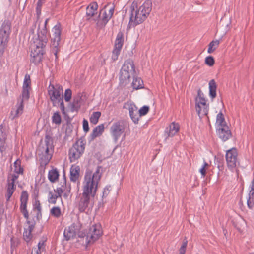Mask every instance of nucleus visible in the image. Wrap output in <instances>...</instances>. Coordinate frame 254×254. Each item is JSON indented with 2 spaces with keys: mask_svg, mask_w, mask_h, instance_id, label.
<instances>
[{
  "mask_svg": "<svg viewBox=\"0 0 254 254\" xmlns=\"http://www.w3.org/2000/svg\"><path fill=\"white\" fill-rule=\"evenodd\" d=\"M49 19H46L44 27L37 31V37L33 41L32 49L30 53V61L35 65L38 64L42 60L45 48L48 42L46 25Z\"/></svg>",
  "mask_w": 254,
  "mask_h": 254,
  "instance_id": "f257e3e1",
  "label": "nucleus"
},
{
  "mask_svg": "<svg viewBox=\"0 0 254 254\" xmlns=\"http://www.w3.org/2000/svg\"><path fill=\"white\" fill-rule=\"evenodd\" d=\"M102 174L101 166H98L93 173L91 171H87L83 182L82 192L90 195L92 198H94L96 194Z\"/></svg>",
  "mask_w": 254,
  "mask_h": 254,
  "instance_id": "f03ea898",
  "label": "nucleus"
},
{
  "mask_svg": "<svg viewBox=\"0 0 254 254\" xmlns=\"http://www.w3.org/2000/svg\"><path fill=\"white\" fill-rule=\"evenodd\" d=\"M152 9V2L146 0L139 8H135L133 4L130 7V18L129 24L134 27L142 23L147 17Z\"/></svg>",
  "mask_w": 254,
  "mask_h": 254,
  "instance_id": "7ed1b4c3",
  "label": "nucleus"
},
{
  "mask_svg": "<svg viewBox=\"0 0 254 254\" xmlns=\"http://www.w3.org/2000/svg\"><path fill=\"white\" fill-rule=\"evenodd\" d=\"M136 74L133 61L130 59L126 60L120 71V83L124 85L129 83L131 77H134Z\"/></svg>",
  "mask_w": 254,
  "mask_h": 254,
  "instance_id": "20e7f679",
  "label": "nucleus"
},
{
  "mask_svg": "<svg viewBox=\"0 0 254 254\" xmlns=\"http://www.w3.org/2000/svg\"><path fill=\"white\" fill-rule=\"evenodd\" d=\"M103 233L100 224H95L91 226L86 232H83L79 235V238L83 239L86 246L99 239Z\"/></svg>",
  "mask_w": 254,
  "mask_h": 254,
  "instance_id": "39448f33",
  "label": "nucleus"
},
{
  "mask_svg": "<svg viewBox=\"0 0 254 254\" xmlns=\"http://www.w3.org/2000/svg\"><path fill=\"white\" fill-rule=\"evenodd\" d=\"M11 22L4 20L0 28V57H1L7 47L11 33Z\"/></svg>",
  "mask_w": 254,
  "mask_h": 254,
  "instance_id": "423d86ee",
  "label": "nucleus"
},
{
  "mask_svg": "<svg viewBox=\"0 0 254 254\" xmlns=\"http://www.w3.org/2000/svg\"><path fill=\"white\" fill-rule=\"evenodd\" d=\"M85 144L83 140L77 141L69 150V158L71 162L76 161L83 154Z\"/></svg>",
  "mask_w": 254,
  "mask_h": 254,
  "instance_id": "0eeeda50",
  "label": "nucleus"
},
{
  "mask_svg": "<svg viewBox=\"0 0 254 254\" xmlns=\"http://www.w3.org/2000/svg\"><path fill=\"white\" fill-rule=\"evenodd\" d=\"M63 87L59 84L50 83L48 87V94L54 106L57 105V101L63 98Z\"/></svg>",
  "mask_w": 254,
  "mask_h": 254,
  "instance_id": "6e6552de",
  "label": "nucleus"
},
{
  "mask_svg": "<svg viewBox=\"0 0 254 254\" xmlns=\"http://www.w3.org/2000/svg\"><path fill=\"white\" fill-rule=\"evenodd\" d=\"M52 32L53 33V36L51 39L52 52L54 53L56 58L57 59L58 58L57 54L59 50L58 47L59 45V42L61 40V24L59 23H57L53 27Z\"/></svg>",
  "mask_w": 254,
  "mask_h": 254,
  "instance_id": "1a4fd4ad",
  "label": "nucleus"
},
{
  "mask_svg": "<svg viewBox=\"0 0 254 254\" xmlns=\"http://www.w3.org/2000/svg\"><path fill=\"white\" fill-rule=\"evenodd\" d=\"M125 128V123L123 120H119L113 123L110 128V133L115 142H117L124 133Z\"/></svg>",
  "mask_w": 254,
  "mask_h": 254,
  "instance_id": "9d476101",
  "label": "nucleus"
},
{
  "mask_svg": "<svg viewBox=\"0 0 254 254\" xmlns=\"http://www.w3.org/2000/svg\"><path fill=\"white\" fill-rule=\"evenodd\" d=\"M91 195L82 192L79 195L78 201V210L80 212H84L87 208H92L93 206V202L92 200Z\"/></svg>",
  "mask_w": 254,
  "mask_h": 254,
  "instance_id": "9b49d317",
  "label": "nucleus"
},
{
  "mask_svg": "<svg viewBox=\"0 0 254 254\" xmlns=\"http://www.w3.org/2000/svg\"><path fill=\"white\" fill-rule=\"evenodd\" d=\"M81 224L79 222L73 223L67 228H66L64 233L65 239L69 240L71 238H73L78 235L79 237L80 234L83 232H80Z\"/></svg>",
  "mask_w": 254,
  "mask_h": 254,
  "instance_id": "f8f14e48",
  "label": "nucleus"
},
{
  "mask_svg": "<svg viewBox=\"0 0 254 254\" xmlns=\"http://www.w3.org/2000/svg\"><path fill=\"white\" fill-rule=\"evenodd\" d=\"M226 160L228 167L233 168L238 163V151L236 148L233 147L226 151Z\"/></svg>",
  "mask_w": 254,
  "mask_h": 254,
  "instance_id": "ddd939ff",
  "label": "nucleus"
},
{
  "mask_svg": "<svg viewBox=\"0 0 254 254\" xmlns=\"http://www.w3.org/2000/svg\"><path fill=\"white\" fill-rule=\"evenodd\" d=\"M28 194L26 191H23L20 196V210L26 219H28L29 214L27 210V203L28 201Z\"/></svg>",
  "mask_w": 254,
  "mask_h": 254,
  "instance_id": "4468645a",
  "label": "nucleus"
},
{
  "mask_svg": "<svg viewBox=\"0 0 254 254\" xmlns=\"http://www.w3.org/2000/svg\"><path fill=\"white\" fill-rule=\"evenodd\" d=\"M98 4L96 2H91L86 8V17L88 21L92 20L96 21V19H92V17L97 13Z\"/></svg>",
  "mask_w": 254,
  "mask_h": 254,
  "instance_id": "2eb2a0df",
  "label": "nucleus"
},
{
  "mask_svg": "<svg viewBox=\"0 0 254 254\" xmlns=\"http://www.w3.org/2000/svg\"><path fill=\"white\" fill-rule=\"evenodd\" d=\"M50 142L51 141L50 140V139H46V147L44 149V153L41 158L42 162L45 165L49 163L52 157V152L50 151V149H52V143Z\"/></svg>",
  "mask_w": 254,
  "mask_h": 254,
  "instance_id": "dca6fc26",
  "label": "nucleus"
},
{
  "mask_svg": "<svg viewBox=\"0 0 254 254\" xmlns=\"http://www.w3.org/2000/svg\"><path fill=\"white\" fill-rule=\"evenodd\" d=\"M23 109L24 103H22V101H17L15 105V108L12 109L10 112L9 118L11 120H14L18 118L20 115L22 114Z\"/></svg>",
  "mask_w": 254,
  "mask_h": 254,
  "instance_id": "f3484780",
  "label": "nucleus"
},
{
  "mask_svg": "<svg viewBox=\"0 0 254 254\" xmlns=\"http://www.w3.org/2000/svg\"><path fill=\"white\" fill-rule=\"evenodd\" d=\"M128 105V110L129 111L130 118L135 124H137L140 118L139 116H138L139 113L138 112L137 107L133 103H129Z\"/></svg>",
  "mask_w": 254,
  "mask_h": 254,
  "instance_id": "a211bd4d",
  "label": "nucleus"
},
{
  "mask_svg": "<svg viewBox=\"0 0 254 254\" xmlns=\"http://www.w3.org/2000/svg\"><path fill=\"white\" fill-rule=\"evenodd\" d=\"M216 130L219 137L223 141L227 140L231 136V131L227 126L218 127Z\"/></svg>",
  "mask_w": 254,
  "mask_h": 254,
  "instance_id": "6ab92c4d",
  "label": "nucleus"
},
{
  "mask_svg": "<svg viewBox=\"0 0 254 254\" xmlns=\"http://www.w3.org/2000/svg\"><path fill=\"white\" fill-rule=\"evenodd\" d=\"M180 129V125L175 122H173L170 124L169 127H166L165 130V135L166 138L174 136Z\"/></svg>",
  "mask_w": 254,
  "mask_h": 254,
  "instance_id": "aec40b11",
  "label": "nucleus"
},
{
  "mask_svg": "<svg viewBox=\"0 0 254 254\" xmlns=\"http://www.w3.org/2000/svg\"><path fill=\"white\" fill-rule=\"evenodd\" d=\"M27 223L28 225L24 227L23 239L28 245L32 238L31 232L33 229L34 225L30 221H27Z\"/></svg>",
  "mask_w": 254,
  "mask_h": 254,
  "instance_id": "412c9836",
  "label": "nucleus"
},
{
  "mask_svg": "<svg viewBox=\"0 0 254 254\" xmlns=\"http://www.w3.org/2000/svg\"><path fill=\"white\" fill-rule=\"evenodd\" d=\"M100 17V14L98 15L97 19L96 26L98 28H102L106 26L108 21L111 18V17L107 13L106 11H104L103 13V16L101 19H98Z\"/></svg>",
  "mask_w": 254,
  "mask_h": 254,
  "instance_id": "4be33fe9",
  "label": "nucleus"
},
{
  "mask_svg": "<svg viewBox=\"0 0 254 254\" xmlns=\"http://www.w3.org/2000/svg\"><path fill=\"white\" fill-rule=\"evenodd\" d=\"M46 240V238L43 237L38 242L37 247L33 248L31 251V254H41V251L45 249V242Z\"/></svg>",
  "mask_w": 254,
  "mask_h": 254,
  "instance_id": "5701e85b",
  "label": "nucleus"
},
{
  "mask_svg": "<svg viewBox=\"0 0 254 254\" xmlns=\"http://www.w3.org/2000/svg\"><path fill=\"white\" fill-rule=\"evenodd\" d=\"M133 81L131 83V87L134 90H138L144 88V84L141 78L137 77V73L134 77H131Z\"/></svg>",
  "mask_w": 254,
  "mask_h": 254,
  "instance_id": "b1692460",
  "label": "nucleus"
},
{
  "mask_svg": "<svg viewBox=\"0 0 254 254\" xmlns=\"http://www.w3.org/2000/svg\"><path fill=\"white\" fill-rule=\"evenodd\" d=\"M80 168L78 166L72 165L70 170V179L72 182H76L79 177Z\"/></svg>",
  "mask_w": 254,
  "mask_h": 254,
  "instance_id": "393cba45",
  "label": "nucleus"
},
{
  "mask_svg": "<svg viewBox=\"0 0 254 254\" xmlns=\"http://www.w3.org/2000/svg\"><path fill=\"white\" fill-rule=\"evenodd\" d=\"M216 84L214 79H211L209 82V94L212 99L216 96Z\"/></svg>",
  "mask_w": 254,
  "mask_h": 254,
  "instance_id": "a878e982",
  "label": "nucleus"
},
{
  "mask_svg": "<svg viewBox=\"0 0 254 254\" xmlns=\"http://www.w3.org/2000/svg\"><path fill=\"white\" fill-rule=\"evenodd\" d=\"M124 44V34L119 32L116 37L114 48L122 49Z\"/></svg>",
  "mask_w": 254,
  "mask_h": 254,
  "instance_id": "bb28decb",
  "label": "nucleus"
},
{
  "mask_svg": "<svg viewBox=\"0 0 254 254\" xmlns=\"http://www.w3.org/2000/svg\"><path fill=\"white\" fill-rule=\"evenodd\" d=\"M104 130V125L103 124H100L97 126L95 128H94L91 136L93 138H95L100 135H101Z\"/></svg>",
  "mask_w": 254,
  "mask_h": 254,
  "instance_id": "cd10ccee",
  "label": "nucleus"
},
{
  "mask_svg": "<svg viewBox=\"0 0 254 254\" xmlns=\"http://www.w3.org/2000/svg\"><path fill=\"white\" fill-rule=\"evenodd\" d=\"M69 107L71 112H77L80 108V100L79 99H74L71 102Z\"/></svg>",
  "mask_w": 254,
  "mask_h": 254,
  "instance_id": "c85d7f7f",
  "label": "nucleus"
},
{
  "mask_svg": "<svg viewBox=\"0 0 254 254\" xmlns=\"http://www.w3.org/2000/svg\"><path fill=\"white\" fill-rule=\"evenodd\" d=\"M196 111L200 118L207 115L208 112V106H201L195 107Z\"/></svg>",
  "mask_w": 254,
  "mask_h": 254,
  "instance_id": "c756f323",
  "label": "nucleus"
},
{
  "mask_svg": "<svg viewBox=\"0 0 254 254\" xmlns=\"http://www.w3.org/2000/svg\"><path fill=\"white\" fill-rule=\"evenodd\" d=\"M29 88H23L22 91V94L20 96L17 101H22L24 103V101H27L30 97Z\"/></svg>",
  "mask_w": 254,
  "mask_h": 254,
  "instance_id": "7c9ffc66",
  "label": "nucleus"
},
{
  "mask_svg": "<svg viewBox=\"0 0 254 254\" xmlns=\"http://www.w3.org/2000/svg\"><path fill=\"white\" fill-rule=\"evenodd\" d=\"M59 172L57 169H53L48 172V178L51 182H55L59 177Z\"/></svg>",
  "mask_w": 254,
  "mask_h": 254,
  "instance_id": "2f4dec72",
  "label": "nucleus"
},
{
  "mask_svg": "<svg viewBox=\"0 0 254 254\" xmlns=\"http://www.w3.org/2000/svg\"><path fill=\"white\" fill-rule=\"evenodd\" d=\"M14 172L17 174H22L23 173V168L21 165V160L17 159L14 162Z\"/></svg>",
  "mask_w": 254,
  "mask_h": 254,
  "instance_id": "473e14b6",
  "label": "nucleus"
},
{
  "mask_svg": "<svg viewBox=\"0 0 254 254\" xmlns=\"http://www.w3.org/2000/svg\"><path fill=\"white\" fill-rule=\"evenodd\" d=\"M216 123L218 124L217 128L222 127L224 126H227L224 116L222 112L219 113L216 117Z\"/></svg>",
  "mask_w": 254,
  "mask_h": 254,
  "instance_id": "72a5a7b5",
  "label": "nucleus"
},
{
  "mask_svg": "<svg viewBox=\"0 0 254 254\" xmlns=\"http://www.w3.org/2000/svg\"><path fill=\"white\" fill-rule=\"evenodd\" d=\"M200 94V90L198 92L197 97L195 99V107L207 105L206 100Z\"/></svg>",
  "mask_w": 254,
  "mask_h": 254,
  "instance_id": "f704fd0d",
  "label": "nucleus"
},
{
  "mask_svg": "<svg viewBox=\"0 0 254 254\" xmlns=\"http://www.w3.org/2000/svg\"><path fill=\"white\" fill-rule=\"evenodd\" d=\"M220 40H216L212 41L208 45L207 52L209 54L213 52L219 46L220 44Z\"/></svg>",
  "mask_w": 254,
  "mask_h": 254,
  "instance_id": "c9c22d12",
  "label": "nucleus"
},
{
  "mask_svg": "<svg viewBox=\"0 0 254 254\" xmlns=\"http://www.w3.org/2000/svg\"><path fill=\"white\" fill-rule=\"evenodd\" d=\"M101 113L99 111L94 112L91 115L89 120L91 123L93 124H96L99 120L100 117L101 116Z\"/></svg>",
  "mask_w": 254,
  "mask_h": 254,
  "instance_id": "e433bc0d",
  "label": "nucleus"
},
{
  "mask_svg": "<svg viewBox=\"0 0 254 254\" xmlns=\"http://www.w3.org/2000/svg\"><path fill=\"white\" fill-rule=\"evenodd\" d=\"M15 188L14 185L12 184H8L7 188V193L6 194V200H9L11 196L14 191Z\"/></svg>",
  "mask_w": 254,
  "mask_h": 254,
  "instance_id": "4c0bfd02",
  "label": "nucleus"
},
{
  "mask_svg": "<svg viewBox=\"0 0 254 254\" xmlns=\"http://www.w3.org/2000/svg\"><path fill=\"white\" fill-rule=\"evenodd\" d=\"M247 202L248 207L252 209L254 206V192L249 193Z\"/></svg>",
  "mask_w": 254,
  "mask_h": 254,
  "instance_id": "58836bf2",
  "label": "nucleus"
},
{
  "mask_svg": "<svg viewBox=\"0 0 254 254\" xmlns=\"http://www.w3.org/2000/svg\"><path fill=\"white\" fill-rule=\"evenodd\" d=\"M51 214L56 218H58L61 214V209L59 207H53L50 211Z\"/></svg>",
  "mask_w": 254,
  "mask_h": 254,
  "instance_id": "ea45409f",
  "label": "nucleus"
},
{
  "mask_svg": "<svg viewBox=\"0 0 254 254\" xmlns=\"http://www.w3.org/2000/svg\"><path fill=\"white\" fill-rule=\"evenodd\" d=\"M52 122L56 124H60L61 123V117L58 112H55L52 117Z\"/></svg>",
  "mask_w": 254,
  "mask_h": 254,
  "instance_id": "a19ab883",
  "label": "nucleus"
},
{
  "mask_svg": "<svg viewBox=\"0 0 254 254\" xmlns=\"http://www.w3.org/2000/svg\"><path fill=\"white\" fill-rule=\"evenodd\" d=\"M149 110V107L147 105H144L140 109L138 110V112L140 118L141 116H145L147 114Z\"/></svg>",
  "mask_w": 254,
  "mask_h": 254,
  "instance_id": "79ce46f5",
  "label": "nucleus"
},
{
  "mask_svg": "<svg viewBox=\"0 0 254 254\" xmlns=\"http://www.w3.org/2000/svg\"><path fill=\"white\" fill-rule=\"evenodd\" d=\"M58 196L56 194H54L52 191H50L48 194V202L50 203L55 204Z\"/></svg>",
  "mask_w": 254,
  "mask_h": 254,
  "instance_id": "37998d69",
  "label": "nucleus"
},
{
  "mask_svg": "<svg viewBox=\"0 0 254 254\" xmlns=\"http://www.w3.org/2000/svg\"><path fill=\"white\" fill-rule=\"evenodd\" d=\"M121 49L114 48V49L112 51V54L111 59L113 60V61H115L117 60L118 58V57L120 54Z\"/></svg>",
  "mask_w": 254,
  "mask_h": 254,
  "instance_id": "c03bdc74",
  "label": "nucleus"
},
{
  "mask_svg": "<svg viewBox=\"0 0 254 254\" xmlns=\"http://www.w3.org/2000/svg\"><path fill=\"white\" fill-rule=\"evenodd\" d=\"M31 83L30 75L26 74L24 76V81L23 83V88H29Z\"/></svg>",
  "mask_w": 254,
  "mask_h": 254,
  "instance_id": "a18cd8bd",
  "label": "nucleus"
},
{
  "mask_svg": "<svg viewBox=\"0 0 254 254\" xmlns=\"http://www.w3.org/2000/svg\"><path fill=\"white\" fill-rule=\"evenodd\" d=\"M72 97V91L70 89L68 88L65 90L64 94V98L66 102H69Z\"/></svg>",
  "mask_w": 254,
  "mask_h": 254,
  "instance_id": "49530a36",
  "label": "nucleus"
},
{
  "mask_svg": "<svg viewBox=\"0 0 254 254\" xmlns=\"http://www.w3.org/2000/svg\"><path fill=\"white\" fill-rule=\"evenodd\" d=\"M205 63L210 66H211L214 64V59L211 56H208L206 57L205 60Z\"/></svg>",
  "mask_w": 254,
  "mask_h": 254,
  "instance_id": "de8ad7c7",
  "label": "nucleus"
},
{
  "mask_svg": "<svg viewBox=\"0 0 254 254\" xmlns=\"http://www.w3.org/2000/svg\"><path fill=\"white\" fill-rule=\"evenodd\" d=\"M188 241L186 239H185L183 241V243L179 249V254H185L186 250V248L187 246Z\"/></svg>",
  "mask_w": 254,
  "mask_h": 254,
  "instance_id": "09e8293b",
  "label": "nucleus"
},
{
  "mask_svg": "<svg viewBox=\"0 0 254 254\" xmlns=\"http://www.w3.org/2000/svg\"><path fill=\"white\" fill-rule=\"evenodd\" d=\"M5 137L2 136V138H0V150L2 153L6 149L5 147Z\"/></svg>",
  "mask_w": 254,
  "mask_h": 254,
  "instance_id": "8fccbe9b",
  "label": "nucleus"
},
{
  "mask_svg": "<svg viewBox=\"0 0 254 254\" xmlns=\"http://www.w3.org/2000/svg\"><path fill=\"white\" fill-rule=\"evenodd\" d=\"M110 188H111V186H110V185L106 186L104 188L103 191L102 197H106L108 195V194L109 193V192L110 191Z\"/></svg>",
  "mask_w": 254,
  "mask_h": 254,
  "instance_id": "3c124183",
  "label": "nucleus"
},
{
  "mask_svg": "<svg viewBox=\"0 0 254 254\" xmlns=\"http://www.w3.org/2000/svg\"><path fill=\"white\" fill-rule=\"evenodd\" d=\"M83 129L85 132H88L89 130L88 122L85 119L83 120Z\"/></svg>",
  "mask_w": 254,
  "mask_h": 254,
  "instance_id": "603ef678",
  "label": "nucleus"
},
{
  "mask_svg": "<svg viewBox=\"0 0 254 254\" xmlns=\"http://www.w3.org/2000/svg\"><path fill=\"white\" fill-rule=\"evenodd\" d=\"M34 208L36 209L38 211V213H41V207L40 205V203L39 200H35L34 204L33 205Z\"/></svg>",
  "mask_w": 254,
  "mask_h": 254,
  "instance_id": "864d4df0",
  "label": "nucleus"
},
{
  "mask_svg": "<svg viewBox=\"0 0 254 254\" xmlns=\"http://www.w3.org/2000/svg\"><path fill=\"white\" fill-rule=\"evenodd\" d=\"M18 175L17 174H11L10 179V182H9L8 184H12L13 185H14L15 181L18 178Z\"/></svg>",
  "mask_w": 254,
  "mask_h": 254,
  "instance_id": "5fc2aeb1",
  "label": "nucleus"
},
{
  "mask_svg": "<svg viewBox=\"0 0 254 254\" xmlns=\"http://www.w3.org/2000/svg\"><path fill=\"white\" fill-rule=\"evenodd\" d=\"M57 104H60V107L63 114H65V109L63 98L57 101Z\"/></svg>",
  "mask_w": 254,
  "mask_h": 254,
  "instance_id": "6e6d98bb",
  "label": "nucleus"
},
{
  "mask_svg": "<svg viewBox=\"0 0 254 254\" xmlns=\"http://www.w3.org/2000/svg\"><path fill=\"white\" fill-rule=\"evenodd\" d=\"M43 4V3L39 1H38L37 3L36 13L38 15L41 14V7Z\"/></svg>",
  "mask_w": 254,
  "mask_h": 254,
  "instance_id": "4d7b16f0",
  "label": "nucleus"
},
{
  "mask_svg": "<svg viewBox=\"0 0 254 254\" xmlns=\"http://www.w3.org/2000/svg\"><path fill=\"white\" fill-rule=\"evenodd\" d=\"M55 191L56 194L58 196V197H61L62 193L64 191L61 188L57 187L56 190H55Z\"/></svg>",
  "mask_w": 254,
  "mask_h": 254,
  "instance_id": "13d9d810",
  "label": "nucleus"
},
{
  "mask_svg": "<svg viewBox=\"0 0 254 254\" xmlns=\"http://www.w3.org/2000/svg\"><path fill=\"white\" fill-rule=\"evenodd\" d=\"M58 187L61 188L64 191L65 190V189L66 188V182L65 176H64V180L63 182H61L60 186Z\"/></svg>",
  "mask_w": 254,
  "mask_h": 254,
  "instance_id": "bf43d9fd",
  "label": "nucleus"
},
{
  "mask_svg": "<svg viewBox=\"0 0 254 254\" xmlns=\"http://www.w3.org/2000/svg\"><path fill=\"white\" fill-rule=\"evenodd\" d=\"M199 172L201 173V177H204L206 172L205 168L201 167L199 170Z\"/></svg>",
  "mask_w": 254,
  "mask_h": 254,
  "instance_id": "052dcab7",
  "label": "nucleus"
},
{
  "mask_svg": "<svg viewBox=\"0 0 254 254\" xmlns=\"http://www.w3.org/2000/svg\"><path fill=\"white\" fill-rule=\"evenodd\" d=\"M114 9H115V6L114 5L112 6L109 10V13L108 14L109 15V16L110 17H112L113 15V13H114Z\"/></svg>",
  "mask_w": 254,
  "mask_h": 254,
  "instance_id": "680f3d73",
  "label": "nucleus"
},
{
  "mask_svg": "<svg viewBox=\"0 0 254 254\" xmlns=\"http://www.w3.org/2000/svg\"><path fill=\"white\" fill-rule=\"evenodd\" d=\"M3 212L4 209L3 208V204L0 202V216L2 217Z\"/></svg>",
  "mask_w": 254,
  "mask_h": 254,
  "instance_id": "e2e57ef3",
  "label": "nucleus"
},
{
  "mask_svg": "<svg viewBox=\"0 0 254 254\" xmlns=\"http://www.w3.org/2000/svg\"><path fill=\"white\" fill-rule=\"evenodd\" d=\"M35 27H36V23H34L32 26V27L30 29V33L31 34L34 33V28H35Z\"/></svg>",
  "mask_w": 254,
  "mask_h": 254,
  "instance_id": "0e129e2a",
  "label": "nucleus"
},
{
  "mask_svg": "<svg viewBox=\"0 0 254 254\" xmlns=\"http://www.w3.org/2000/svg\"><path fill=\"white\" fill-rule=\"evenodd\" d=\"M207 166H208V163L205 160H204L202 167L205 168Z\"/></svg>",
  "mask_w": 254,
  "mask_h": 254,
  "instance_id": "69168bd1",
  "label": "nucleus"
},
{
  "mask_svg": "<svg viewBox=\"0 0 254 254\" xmlns=\"http://www.w3.org/2000/svg\"><path fill=\"white\" fill-rule=\"evenodd\" d=\"M3 128V124H0V131H1L2 134L3 133V131H2Z\"/></svg>",
  "mask_w": 254,
  "mask_h": 254,
  "instance_id": "338daca9",
  "label": "nucleus"
},
{
  "mask_svg": "<svg viewBox=\"0 0 254 254\" xmlns=\"http://www.w3.org/2000/svg\"><path fill=\"white\" fill-rule=\"evenodd\" d=\"M13 241H14L13 239V238H11V246H13L14 245Z\"/></svg>",
  "mask_w": 254,
  "mask_h": 254,
  "instance_id": "774afa93",
  "label": "nucleus"
}]
</instances>
